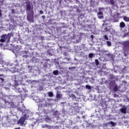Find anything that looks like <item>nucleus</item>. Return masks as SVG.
Wrapping results in <instances>:
<instances>
[{
	"instance_id": "ea45409f",
	"label": "nucleus",
	"mask_w": 129,
	"mask_h": 129,
	"mask_svg": "<svg viewBox=\"0 0 129 129\" xmlns=\"http://www.w3.org/2000/svg\"><path fill=\"white\" fill-rule=\"evenodd\" d=\"M35 56L36 57H40L41 55H40V54L38 53V52H36Z\"/></svg>"
},
{
	"instance_id": "864d4df0",
	"label": "nucleus",
	"mask_w": 129,
	"mask_h": 129,
	"mask_svg": "<svg viewBox=\"0 0 129 129\" xmlns=\"http://www.w3.org/2000/svg\"><path fill=\"white\" fill-rule=\"evenodd\" d=\"M111 124H112V125H113V124H114V122L111 121Z\"/></svg>"
},
{
	"instance_id": "c9c22d12",
	"label": "nucleus",
	"mask_w": 129,
	"mask_h": 129,
	"mask_svg": "<svg viewBox=\"0 0 129 129\" xmlns=\"http://www.w3.org/2000/svg\"><path fill=\"white\" fill-rule=\"evenodd\" d=\"M127 52H128V50L127 51H124V56L125 57H127V54L126 53H127Z\"/></svg>"
},
{
	"instance_id": "6ab92c4d",
	"label": "nucleus",
	"mask_w": 129,
	"mask_h": 129,
	"mask_svg": "<svg viewBox=\"0 0 129 129\" xmlns=\"http://www.w3.org/2000/svg\"><path fill=\"white\" fill-rule=\"evenodd\" d=\"M119 27L121 29H123V28H125V23L123 22H121L119 24Z\"/></svg>"
},
{
	"instance_id": "79ce46f5",
	"label": "nucleus",
	"mask_w": 129,
	"mask_h": 129,
	"mask_svg": "<svg viewBox=\"0 0 129 129\" xmlns=\"http://www.w3.org/2000/svg\"><path fill=\"white\" fill-rule=\"evenodd\" d=\"M72 17H73V19H75V17H76V14H72Z\"/></svg>"
},
{
	"instance_id": "8fccbe9b",
	"label": "nucleus",
	"mask_w": 129,
	"mask_h": 129,
	"mask_svg": "<svg viewBox=\"0 0 129 129\" xmlns=\"http://www.w3.org/2000/svg\"><path fill=\"white\" fill-rule=\"evenodd\" d=\"M64 28H66V26H61L60 29H64Z\"/></svg>"
},
{
	"instance_id": "412c9836",
	"label": "nucleus",
	"mask_w": 129,
	"mask_h": 129,
	"mask_svg": "<svg viewBox=\"0 0 129 129\" xmlns=\"http://www.w3.org/2000/svg\"><path fill=\"white\" fill-rule=\"evenodd\" d=\"M118 21H119V18L117 17H114L113 19V23H118Z\"/></svg>"
},
{
	"instance_id": "13d9d810",
	"label": "nucleus",
	"mask_w": 129,
	"mask_h": 129,
	"mask_svg": "<svg viewBox=\"0 0 129 129\" xmlns=\"http://www.w3.org/2000/svg\"><path fill=\"white\" fill-rule=\"evenodd\" d=\"M0 76H2V77H4V74H2V75L0 74Z\"/></svg>"
},
{
	"instance_id": "7c9ffc66",
	"label": "nucleus",
	"mask_w": 129,
	"mask_h": 129,
	"mask_svg": "<svg viewBox=\"0 0 129 129\" xmlns=\"http://www.w3.org/2000/svg\"><path fill=\"white\" fill-rule=\"evenodd\" d=\"M103 39H104V40H106V41H108L109 40L108 37L106 35H105L104 36Z\"/></svg>"
},
{
	"instance_id": "f704fd0d",
	"label": "nucleus",
	"mask_w": 129,
	"mask_h": 129,
	"mask_svg": "<svg viewBox=\"0 0 129 129\" xmlns=\"http://www.w3.org/2000/svg\"><path fill=\"white\" fill-rule=\"evenodd\" d=\"M96 65H99V61L98 59H95Z\"/></svg>"
},
{
	"instance_id": "a19ab883",
	"label": "nucleus",
	"mask_w": 129,
	"mask_h": 129,
	"mask_svg": "<svg viewBox=\"0 0 129 129\" xmlns=\"http://www.w3.org/2000/svg\"><path fill=\"white\" fill-rule=\"evenodd\" d=\"M39 14H40V15H43V14H44V12H43V11H42V10H40Z\"/></svg>"
},
{
	"instance_id": "1a4fd4ad",
	"label": "nucleus",
	"mask_w": 129,
	"mask_h": 129,
	"mask_svg": "<svg viewBox=\"0 0 129 129\" xmlns=\"http://www.w3.org/2000/svg\"><path fill=\"white\" fill-rule=\"evenodd\" d=\"M72 10H70V12H74V13H80V10H79V8L77 6H74L71 7Z\"/></svg>"
},
{
	"instance_id": "c756f323",
	"label": "nucleus",
	"mask_w": 129,
	"mask_h": 129,
	"mask_svg": "<svg viewBox=\"0 0 129 129\" xmlns=\"http://www.w3.org/2000/svg\"><path fill=\"white\" fill-rule=\"evenodd\" d=\"M11 13L13 14H17V10L12 9Z\"/></svg>"
},
{
	"instance_id": "cd10ccee",
	"label": "nucleus",
	"mask_w": 129,
	"mask_h": 129,
	"mask_svg": "<svg viewBox=\"0 0 129 129\" xmlns=\"http://www.w3.org/2000/svg\"><path fill=\"white\" fill-rule=\"evenodd\" d=\"M94 56H95L94 53H91L89 54V58H93V57H94Z\"/></svg>"
},
{
	"instance_id": "49530a36",
	"label": "nucleus",
	"mask_w": 129,
	"mask_h": 129,
	"mask_svg": "<svg viewBox=\"0 0 129 129\" xmlns=\"http://www.w3.org/2000/svg\"><path fill=\"white\" fill-rule=\"evenodd\" d=\"M122 83H123L124 84H126V83H127V82L125 81H123Z\"/></svg>"
},
{
	"instance_id": "37998d69",
	"label": "nucleus",
	"mask_w": 129,
	"mask_h": 129,
	"mask_svg": "<svg viewBox=\"0 0 129 129\" xmlns=\"http://www.w3.org/2000/svg\"><path fill=\"white\" fill-rule=\"evenodd\" d=\"M47 124H43L42 126L43 128H46Z\"/></svg>"
},
{
	"instance_id": "e433bc0d",
	"label": "nucleus",
	"mask_w": 129,
	"mask_h": 129,
	"mask_svg": "<svg viewBox=\"0 0 129 129\" xmlns=\"http://www.w3.org/2000/svg\"><path fill=\"white\" fill-rule=\"evenodd\" d=\"M28 68L29 71H32V66H28Z\"/></svg>"
},
{
	"instance_id": "dca6fc26",
	"label": "nucleus",
	"mask_w": 129,
	"mask_h": 129,
	"mask_svg": "<svg viewBox=\"0 0 129 129\" xmlns=\"http://www.w3.org/2000/svg\"><path fill=\"white\" fill-rule=\"evenodd\" d=\"M126 107H124L120 109L121 112L122 113H123L124 114H125L126 113Z\"/></svg>"
},
{
	"instance_id": "680f3d73",
	"label": "nucleus",
	"mask_w": 129,
	"mask_h": 129,
	"mask_svg": "<svg viewBox=\"0 0 129 129\" xmlns=\"http://www.w3.org/2000/svg\"><path fill=\"white\" fill-rule=\"evenodd\" d=\"M73 68H74V69H75V67H74Z\"/></svg>"
},
{
	"instance_id": "69168bd1",
	"label": "nucleus",
	"mask_w": 129,
	"mask_h": 129,
	"mask_svg": "<svg viewBox=\"0 0 129 129\" xmlns=\"http://www.w3.org/2000/svg\"><path fill=\"white\" fill-rule=\"evenodd\" d=\"M1 5H0V8H1Z\"/></svg>"
},
{
	"instance_id": "ddd939ff",
	"label": "nucleus",
	"mask_w": 129,
	"mask_h": 129,
	"mask_svg": "<svg viewBox=\"0 0 129 129\" xmlns=\"http://www.w3.org/2000/svg\"><path fill=\"white\" fill-rule=\"evenodd\" d=\"M25 120H26V119H25V117H22L19 120L18 123L20 124H24V122H25Z\"/></svg>"
},
{
	"instance_id": "2eb2a0df",
	"label": "nucleus",
	"mask_w": 129,
	"mask_h": 129,
	"mask_svg": "<svg viewBox=\"0 0 129 129\" xmlns=\"http://www.w3.org/2000/svg\"><path fill=\"white\" fill-rule=\"evenodd\" d=\"M30 61H31L32 63H37V62H39V59L35 57H32V59L30 60Z\"/></svg>"
},
{
	"instance_id": "4c0bfd02",
	"label": "nucleus",
	"mask_w": 129,
	"mask_h": 129,
	"mask_svg": "<svg viewBox=\"0 0 129 129\" xmlns=\"http://www.w3.org/2000/svg\"><path fill=\"white\" fill-rule=\"evenodd\" d=\"M78 3H79V8H82V4H81V3H80V2H79V1H78Z\"/></svg>"
},
{
	"instance_id": "b1692460",
	"label": "nucleus",
	"mask_w": 129,
	"mask_h": 129,
	"mask_svg": "<svg viewBox=\"0 0 129 129\" xmlns=\"http://www.w3.org/2000/svg\"><path fill=\"white\" fill-rule=\"evenodd\" d=\"M0 64H1L2 65H6L7 62H5L3 59L0 58Z\"/></svg>"
},
{
	"instance_id": "09e8293b",
	"label": "nucleus",
	"mask_w": 129,
	"mask_h": 129,
	"mask_svg": "<svg viewBox=\"0 0 129 129\" xmlns=\"http://www.w3.org/2000/svg\"><path fill=\"white\" fill-rule=\"evenodd\" d=\"M42 18L43 20H45L46 17L45 16V15H43L42 16Z\"/></svg>"
},
{
	"instance_id": "0eeeda50",
	"label": "nucleus",
	"mask_w": 129,
	"mask_h": 129,
	"mask_svg": "<svg viewBox=\"0 0 129 129\" xmlns=\"http://www.w3.org/2000/svg\"><path fill=\"white\" fill-rule=\"evenodd\" d=\"M122 45H123V50L126 52L127 51H128L129 49V41H125L122 43Z\"/></svg>"
},
{
	"instance_id": "6e6d98bb",
	"label": "nucleus",
	"mask_w": 129,
	"mask_h": 129,
	"mask_svg": "<svg viewBox=\"0 0 129 129\" xmlns=\"http://www.w3.org/2000/svg\"><path fill=\"white\" fill-rule=\"evenodd\" d=\"M63 55H64V56H67V53H66V52H63Z\"/></svg>"
},
{
	"instance_id": "e2e57ef3",
	"label": "nucleus",
	"mask_w": 129,
	"mask_h": 129,
	"mask_svg": "<svg viewBox=\"0 0 129 129\" xmlns=\"http://www.w3.org/2000/svg\"><path fill=\"white\" fill-rule=\"evenodd\" d=\"M64 24V23H62L61 25Z\"/></svg>"
},
{
	"instance_id": "3c124183",
	"label": "nucleus",
	"mask_w": 129,
	"mask_h": 129,
	"mask_svg": "<svg viewBox=\"0 0 129 129\" xmlns=\"http://www.w3.org/2000/svg\"><path fill=\"white\" fill-rule=\"evenodd\" d=\"M3 45H4V43H0V47L1 48H2V47H3Z\"/></svg>"
},
{
	"instance_id": "a878e982",
	"label": "nucleus",
	"mask_w": 129,
	"mask_h": 129,
	"mask_svg": "<svg viewBox=\"0 0 129 129\" xmlns=\"http://www.w3.org/2000/svg\"><path fill=\"white\" fill-rule=\"evenodd\" d=\"M48 95L49 97H53V96H54V94L52 92H49Z\"/></svg>"
},
{
	"instance_id": "bf43d9fd",
	"label": "nucleus",
	"mask_w": 129,
	"mask_h": 129,
	"mask_svg": "<svg viewBox=\"0 0 129 129\" xmlns=\"http://www.w3.org/2000/svg\"><path fill=\"white\" fill-rule=\"evenodd\" d=\"M47 100H48V101H50V100H52V99H47Z\"/></svg>"
},
{
	"instance_id": "58836bf2",
	"label": "nucleus",
	"mask_w": 129,
	"mask_h": 129,
	"mask_svg": "<svg viewBox=\"0 0 129 129\" xmlns=\"http://www.w3.org/2000/svg\"><path fill=\"white\" fill-rule=\"evenodd\" d=\"M14 62L15 63L16 65H19L20 63H19V61H18V60H16Z\"/></svg>"
},
{
	"instance_id": "20e7f679",
	"label": "nucleus",
	"mask_w": 129,
	"mask_h": 129,
	"mask_svg": "<svg viewBox=\"0 0 129 129\" xmlns=\"http://www.w3.org/2000/svg\"><path fill=\"white\" fill-rule=\"evenodd\" d=\"M12 36H13V34L12 32L8 33V34H3L1 36L0 42L2 43H10V41L11 40V38Z\"/></svg>"
},
{
	"instance_id": "393cba45",
	"label": "nucleus",
	"mask_w": 129,
	"mask_h": 129,
	"mask_svg": "<svg viewBox=\"0 0 129 129\" xmlns=\"http://www.w3.org/2000/svg\"><path fill=\"white\" fill-rule=\"evenodd\" d=\"M106 44L107 47H111V42H110L109 41H107L106 42Z\"/></svg>"
},
{
	"instance_id": "4be33fe9",
	"label": "nucleus",
	"mask_w": 129,
	"mask_h": 129,
	"mask_svg": "<svg viewBox=\"0 0 129 129\" xmlns=\"http://www.w3.org/2000/svg\"><path fill=\"white\" fill-rule=\"evenodd\" d=\"M106 56H107L108 57H109L110 58H111V61H113V55H112L110 53H107L106 54Z\"/></svg>"
},
{
	"instance_id": "de8ad7c7",
	"label": "nucleus",
	"mask_w": 129,
	"mask_h": 129,
	"mask_svg": "<svg viewBox=\"0 0 129 129\" xmlns=\"http://www.w3.org/2000/svg\"><path fill=\"white\" fill-rule=\"evenodd\" d=\"M0 80H2V81H3V82H4V81H5V79L0 78Z\"/></svg>"
},
{
	"instance_id": "6e6552de",
	"label": "nucleus",
	"mask_w": 129,
	"mask_h": 129,
	"mask_svg": "<svg viewBox=\"0 0 129 129\" xmlns=\"http://www.w3.org/2000/svg\"><path fill=\"white\" fill-rule=\"evenodd\" d=\"M103 27V31H102V33H108V32H109L110 31V29L111 28V27L112 26L111 25H109L108 26H104Z\"/></svg>"
},
{
	"instance_id": "c85d7f7f",
	"label": "nucleus",
	"mask_w": 129,
	"mask_h": 129,
	"mask_svg": "<svg viewBox=\"0 0 129 129\" xmlns=\"http://www.w3.org/2000/svg\"><path fill=\"white\" fill-rule=\"evenodd\" d=\"M53 75H58L59 72L57 70H55L53 72Z\"/></svg>"
},
{
	"instance_id": "423d86ee",
	"label": "nucleus",
	"mask_w": 129,
	"mask_h": 129,
	"mask_svg": "<svg viewBox=\"0 0 129 129\" xmlns=\"http://www.w3.org/2000/svg\"><path fill=\"white\" fill-rule=\"evenodd\" d=\"M30 54V52L28 50H22L20 51V55L22 56L23 59H27L29 58V54Z\"/></svg>"
},
{
	"instance_id": "c03bdc74",
	"label": "nucleus",
	"mask_w": 129,
	"mask_h": 129,
	"mask_svg": "<svg viewBox=\"0 0 129 129\" xmlns=\"http://www.w3.org/2000/svg\"><path fill=\"white\" fill-rule=\"evenodd\" d=\"M46 128H48V129L51 128V126H49V125H46Z\"/></svg>"
},
{
	"instance_id": "f3484780",
	"label": "nucleus",
	"mask_w": 129,
	"mask_h": 129,
	"mask_svg": "<svg viewBox=\"0 0 129 129\" xmlns=\"http://www.w3.org/2000/svg\"><path fill=\"white\" fill-rule=\"evenodd\" d=\"M62 95L61 94H59L58 92H57V93L56 94V98L57 99H58V100H60V99L62 97Z\"/></svg>"
},
{
	"instance_id": "9b49d317",
	"label": "nucleus",
	"mask_w": 129,
	"mask_h": 129,
	"mask_svg": "<svg viewBox=\"0 0 129 129\" xmlns=\"http://www.w3.org/2000/svg\"><path fill=\"white\" fill-rule=\"evenodd\" d=\"M12 50L13 52L15 54V55H17V53H19V51H20L19 46H16L15 47H13Z\"/></svg>"
},
{
	"instance_id": "aec40b11",
	"label": "nucleus",
	"mask_w": 129,
	"mask_h": 129,
	"mask_svg": "<svg viewBox=\"0 0 129 129\" xmlns=\"http://www.w3.org/2000/svg\"><path fill=\"white\" fill-rule=\"evenodd\" d=\"M47 53L48 54V55H49V56H53V54H54V53L53 52V49L48 50Z\"/></svg>"
},
{
	"instance_id": "f257e3e1",
	"label": "nucleus",
	"mask_w": 129,
	"mask_h": 129,
	"mask_svg": "<svg viewBox=\"0 0 129 129\" xmlns=\"http://www.w3.org/2000/svg\"><path fill=\"white\" fill-rule=\"evenodd\" d=\"M26 4L25 10L27 12V18L29 22L34 23V7L32 6L31 2L27 1V0H23L22 5Z\"/></svg>"
},
{
	"instance_id": "f8f14e48",
	"label": "nucleus",
	"mask_w": 129,
	"mask_h": 129,
	"mask_svg": "<svg viewBox=\"0 0 129 129\" xmlns=\"http://www.w3.org/2000/svg\"><path fill=\"white\" fill-rule=\"evenodd\" d=\"M14 48V46L12 44H6V49L7 50H13Z\"/></svg>"
},
{
	"instance_id": "72a5a7b5",
	"label": "nucleus",
	"mask_w": 129,
	"mask_h": 129,
	"mask_svg": "<svg viewBox=\"0 0 129 129\" xmlns=\"http://www.w3.org/2000/svg\"><path fill=\"white\" fill-rule=\"evenodd\" d=\"M86 88L87 89H91V86L88 85H86Z\"/></svg>"
},
{
	"instance_id": "a18cd8bd",
	"label": "nucleus",
	"mask_w": 129,
	"mask_h": 129,
	"mask_svg": "<svg viewBox=\"0 0 129 129\" xmlns=\"http://www.w3.org/2000/svg\"><path fill=\"white\" fill-rule=\"evenodd\" d=\"M2 10L0 9V18L2 17V16H3V14H2Z\"/></svg>"
},
{
	"instance_id": "5701e85b",
	"label": "nucleus",
	"mask_w": 129,
	"mask_h": 129,
	"mask_svg": "<svg viewBox=\"0 0 129 129\" xmlns=\"http://www.w3.org/2000/svg\"><path fill=\"white\" fill-rule=\"evenodd\" d=\"M108 20H105V21H103V22L104 23H103L102 24V26H109V24L108 23Z\"/></svg>"
},
{
	"instance_id": "5fc2aeb1",
	"label": "nucleus",
	"mask_w": 129,
	"mask_h": 129,
	"mask_svg": "<svg viewBox=\"0 0 129 129\" xmlns=\"http://www.w3.org/2000/svg\"><path fill=\"white\" fill-rule=\"evenodd\" d=\"M80 35H81V36H83V35H85V33H80Z\"/></svg>"
},
{
	"instance_id": "bb28decb",
	"label": "nucleus",
	"mask_w": 129,
	"mask_h": 129,
	"mask_svg": "<svg viewBox=\"0 0 129 129\" xmlns=\"http://www.w3.org/2000/svg\"><path fill=\"white\" fill-rule=\"evenodd\" d=\"M124 21H125V22H129V18L126 17V16H124L123 18Z\"/></svg>"
},
{
	"instance_id": "4d7b16f0",
	"label": "nucleus",
	"mask_w": 129,
	"mask_h": 129,
	"mask_svg": "<svg viewBox=\"0 0 129 129\" xmlns=\"http://www.w3.org/2000/svg\"><path fill=\"white\" fill-rule=\"evenodd\" d=\"M72 96H73V97H76V96H75L74 94H72Z\"/></svg>"
},
{
	"instance_id": "2f4dec72",
	"label": "nucleus",
	"mask_w": 129,
	"mask_h": 129,
	"mask_svg": "<svg viewBox=\"0 0 129 129\" xmlns=\"http://www.w3.org/2000/svg\"><path fill=\"white\" fill-rule=\"evenodd\" d=\"M101 53H102V54H103V53H107V52H108V51L107 50H105L104 49H102L100 50Z\"/></svg>"
},
{
	"instance_id": "0e129e2a",
	"label": "nucleus",
	"mask_w": 129,
	"mask_h": 129,
	"mask_svg": "<svg viewBox=\"0 0 129 129\" xmlns=\"http://www.w3.org/2000/svg\"><path fill=\"white\" fill-rule=\"evenodd\" d=\"M27 48V47H25V49H26Z\"/></svg>"
},
{
	"instance_id": "a211bd4d",
	"label": "nucleus",
	"mask_w": 129,
	"mask_h": 129,
	"mask_svg": "<svg viewBox=\"0 0 129 129\" xmlns=\"http://www.w3.org/2000/svg\"><path fill=\"white\" fill-rule=\"evenodd\" d=\"M109 4V5H111L112 7H115V1L114 0H110Z\"/></svg>"
},
{
	"instance_id": "052dcab7",
	"label": "nucleus",
	"mask_w": 129,
	"mask_h": 129,
	"mask_svg": "<svg viewBox=\"0 0 129 129\" xmlns=\"http://www.w3.org/2000/svg\"><path fill=\"white\" fill-rule=\"evenodd\" d=\"M127 27H128V30L129 31V25H128Z\"/></svg>"
},
{
	"instance_id": "f03ea898",
	"label": "nucleus",
	"mask_w": 129,
	"mask_h": 129,
	"mask_svg": "<svg viewBox=\"0 0 129 129\" xmlns=\"http://www.w3.org/2000/svg\"><path fill=\"white\" fill-rule=\"evenodd\" d=\"M62 61L56 60V59H53V60L51 59V60L50 59H43L40 61V63L41 64V65H51V63H52V62H53L55 65H60L61 64L60 63V62Z\"/></svg>"
},
{
	"instance_id": "39448f33",
	"label": "nucleus",
	"mask_w": 129,
	"mask_h": 129,
	"mask_svg": "<svg viewBox=\"0 0 129 129\" xmlns=\"http://www.w3.org/2000/svg\"><path fill=\"white\" fill-rule=\"evenodd\" d=\"M19 82H22V78L19 77H16L15 80V90H16L19 93L22 92V90L20 88L19 86Z\"/></svg>"
},
{
	"instance_id": "473e14b6",
	"label": "nucleus",
	"mask_w": 129,
	"mask_h": 129,
	"mask_svg": "<svg viewBox=\"0 0 129 129\" xmlns=\"http://www.w3.org/2000/svg\"><path fill=\"white\" fill-rule=\"evenodd\" d=\"M117 90H118L117 86H115L113 89V91H117Z\"/></svg>"
},
{
	"instance_id": "9d476101",
	"label": "nucleus",
	"mask_w": 129,
	"mask_h": 129,
	"mask_svg": "<svg viewBox=\"0 0 129 129\" xmlns=\"http://www.w3.org/2000/svg\"><path fill=\"white\" fill-rule=\"evenodd\" d=\"M97 16L99 20H103L104 16H103V13L100 11L97 13Z\"/></svg>"
},
{
	"instance_id": "4468645a",
	"label": "nucleus",
	"mask_w": 129,
	"mask_h": 129,
	"mask_svg": "<svg viewBox=\"0 0 129 129\" xmlns=\"http://www.w3.org/2000/svg\"><path fill=\"white\" fill-rule=\"evenodd\" d=\"M109 33H110V35H112V36H114V35H115V30L112 28V26L110 29Z\"/></svg>"
},
{
	"instance_id": "603ef678",
	"label": "nucleus",
	"mask_w": 129,
	"mask_h": 129,
	"mask_svg": "<svg viewBox=\"0 0 129 129\" xmlns=\"http://www.w3.org/2000/svg\"><path fill=\"white\" fill-rule=\"evenodd\" d=\"M90 38H91V39H93V38H94L93 35H91V36H90Z\"/></svg>"
},
{
	"instance_id": "7ed1b4c3",
	"label": "nucleus",
	"mask_w": 129,
	"mask_h": 129,
	"mask_svg": "<svg viewBox=\"0 0 129 129\" xmlns=\"http://www.w3.org/2000/svg\"><path fill=\"white\" fill-rule=\"evenodd\" d=\"M68 62H66V61H60V65H65V64H75V65H79L81 64H86V62H85V60H77V59H76V58H75V61L74 63H71V62H70V59L69 58H67Z\"/></svg>"
}]
</instances>
